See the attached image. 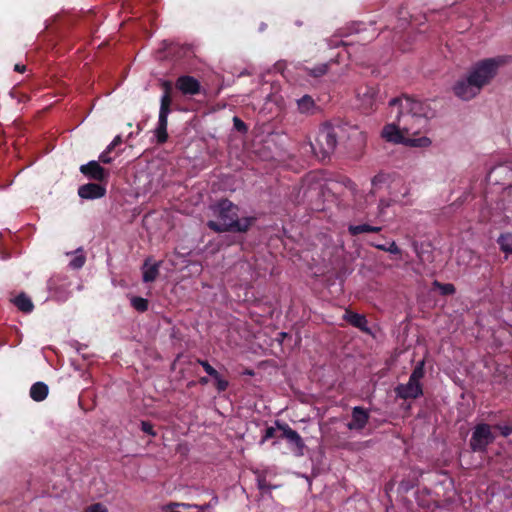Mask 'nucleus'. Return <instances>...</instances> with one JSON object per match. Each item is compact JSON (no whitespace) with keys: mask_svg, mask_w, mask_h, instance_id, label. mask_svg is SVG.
Listing matches in <instances>:
<instances>
[{"mask_svg":"<svg viewBox=\"0 0 512 512\" xmlns=\"http://www.w3.org/2000/svg\"><path fill=\"white\" fill-rule=\"evenodd\" d=\"M297 108L301 114L314 115L320 111V107L315 103L310 95H304L297 100Z\"/></svg>","mask_w":512,"mask_h":512,"instance_id":"17","label":"nucleus"},{"mask_svg":"<svg viewBox=\"0 0 512 512\" xmlns=\"http://www.w3.org/2000/svg\"><path fill=\"white\" fill-rule=\"evenodd\" d=\"M504 62V58L500 56L480 60L470 67L467 76L470 78V81H473L475 85H477V88L482 90L484 86L488 85L493 80L499 67L503 65Z\"/></svg>","mask_w":512,"mask_h":512,"instance_id":"3","label":"nucleus"},{"mask_svg":"<svg viewBox=\"0 0 512 512\" xmlns=\"http://www.w3.org/2000/svg\"><path fill=\"white\" fill-rule=\"evenodd\" d=\"M434 286L438 288L441 295L443 296L452 295L456 291L455 286L451 283H440L438 281H435Z\"/></svg>","mask_w":512,"mask_h":512,"instance_id":"26","label":"nucleus"},{"mask_svg":"<svg viewBox=\"0 0 512 512\" xmlns=\"http://www.w3.org/2000/svg\"><path fill=\"white\" fill-rule=\"evenodd\" d=\"M257 487L261 491L262 494L271 495V490L277 488V486L270 484L265 476H258L257 478Z\"/></svg>","mask_w":512,"mask_h":512,"instance_id":"25","label":"nucleus"},{"mask_svg":"<svg viewBox=\"0 0 512 512\" xmlns=\"http://www.w3.org/2000/svg\"><path fill=\"white\" fill-rule=\"evenodd\" d=\"M181 506H182V507H184V508H190V507H192V506H191V505H189V504H181Z\"/></svg>","mask_w":512,"mask_h":512,"instance_id":"49","label":"nucleus"},{"mask_svg":"<svg viewBox=\"0 0 512 512\" xmlns=\"http://www.w3.org/2000/svg\"><path fill=\"white\" fill-rule=\"evenodd\" d=\"M141 430L152 437H155L157 435L156 431L154 430L153 424L149 421H141Z\"/></svg>","mask_w":512,"mask_h":512,"instance_id":"32","label":"nucleus"},{"mask_svg":"<svg viewBox=\"0 0 512 512\" xmlns=\"http://www.w3.org/2000/svg\"><path fill=\"white\" fill-rule=\"evenodd\" d=\"M275 424L277 429L281 431L279 438L288 440L298 449H303L304 442L297 431L293 430L287 423L276 421Z\"/></svg>","mask_w":512,"mask_h":512,"instance_id":"14","label":"nucleus"},{"mask_svg":"<svg viewBox=\"0 0 512 512\" xmlns=\"http://www.w3.org/2000/svg\"><path fill=\"white\" fill-rule=\"evenodd\" d=\"M369 419V412L361 406H356L352 409L351 421L347 423V428L349 430L362 431L368 424Z\"/></svg>","mask_w":512,"mask_h":512,"instance_id":"11","label":"nucleus"},{"mask_svg":"<svg viewBox=\"0 0 512 512\" xmlns=\"http://www.w3.org/2000/svg\"><path fill=\"white\" fill-rule=\"evenodd\" d=\"M306 70L313 77H321L324 74H326V72L328 70V64L322 63V64H319V65H316L313 68H306Z\"/></svg>","mask_w":512,"mask_h":512,"instance_id":"27","label":"nucleus"},{"mask_svg":"<svg viewBox=\"0 0 512 512\" xmlns=\"http://www.w3.org/2000/svg\"><path fill=\"white\" fill-rule=\"evenodd\" d=\"M386 252H389L394 255H401V249L396 245L394 241L388 244Z\"/></svg>","mask_w":512,"mask_h":512,"instance_id":"39","label":"nucleus"},{"mask_svg":"<svg viewBox=\"0 0 512 512\" xmlns=\"http://www.w3.org/2000/svg\"><path fill=\"white\" fill-rule=\"evenodd\" d=\"M86 258L83 254L76 255L69 263V266L73 269H80L84 266Z\"/></svg>","mask_w":512,"mask_h":512,"instance_id":"31","label":"nucleus"},{"mask_svg":"<svg viewBox=\"0 0 512 512\" xmlns=\"http://www.w3.org/2000/svg\"><path fill=\"white\" fill-rule=\"evenodd\" d=\"M215 380V386L218 392H224L229 386V382L222 378L219 372L217 373L216 377H212Z\"/></svg>","mask_w":512,"mask_h":512,"instance_id":"29","label":"nucleus"},{"mask_svg":"<svg viewBox=\"0 0 512 512\" xmlns=\"http://www.w3.org/2000/svg\"><path fill=\"white\" fill-rule=\"evenodd\" d=\"M234 128L241 133H246L248 131L247 125L237 116L233 118Z\"/></svg>","mask_w":512,"mask_h":512,"instance_id":"33","label":"nucleus"},{"mask_svg":"<svg viewBox=\"0 0 512 512\" xmlns=\"http://www.w3.org/2000/svg\"><path fill=\"white\" fill-rule=\"evenodd\" d=\"M149 259L145 260L143 265V281L145 283L153 282L156 280L159 274V268L161 262L155 263L153 265L148 266Z\"/></svg>","mask_w":512,"mask_h":512,"instance_id":"21","label":"nucleus"},{"mask_svg":"<svg viewBox=\"0 0 512 512\" xmlns=\"http://www.w3.org/2000/svg\"><path fill=\"white\" fill-rule=\"evenodd\" d=\"M48 386L44 382H36L30 388V397L36 401H43L48 395Z\"/></svg>","mask_w":512,"mask_h":512,"instance_id":"20","label":"nucleus"},{"mask_svg":"<svg viewBox=\"0 0 512 512\" xmlns=\"http://www.w3.org/2000/svg\"><path fill=\"white\" fill-rule=\"evenodd\" d=\"M394 391L400 399H417L423 395V386L421 383L411 382L409 379L406 384H398Z\"/></svg>","mask_w":512,"mask_h":512,"instance_id":"9","label":"nucleus"},{"mask_svg":"<svg viewBox=\"0 0 512 512\" xmlns=\"http://www.w3.org/2000/svg\"><path fill=\"white\" fill-rule=\"evenodd\" d=\"M339 128L330 123H324L319 127L315 143H311V148L315 155L321 160H325L335 151L337 146Z\"/></svg>","mask_w":512,"mask_h":512,"instance_id":"4","label":"nucleus"},{"mask_svg":"<svg viewBox=\"0 0 512 512\" xmlns=\"http://www.w3.org/2000/svg\"><path fill=\"white\" fill-rule=\"evenodd\" d=\"M106 194V187L99 183H87L78 188V195L82 199H99Z\"/></svg>","mask_w":512,"mask_h":512,"instance_id":"13","label":"nucleus"},{"mask_svg":"<svg viewBox=\"0 0 512 512\" xmlns=\"http://www.w3.org/2000/svg\"><path fill=\"white\" fill-rule=\"evenodd\" d=\"M425 375V361L421 360L419 361L416 366L414 367L409 379L411 382L421 383V379Z\"/></svg>","mask_w":512,"mask_h":512,"instance_id":"22","label":"nucleus"},{"mask_svg":"<svg viewBox=\"0 0 512 512\" xmlns=\"http://www.w3.org/2000/svg\"><path fill=\"white\" fill-rule=\"evenodd\" d=\"M14 71L24 73L26 71V66L24 64H16L14 66Z\"/></svg>","mask_w":512,"mask_h":512,"instance_id":"43","label":"nucleus"},{"mask_svg":"<svg viewBox=\"0 0 512 512\" xmlns=\"http://www.w3.org/2000/svg\"><path fill=\"white\" fill-rule=\"evenodd\" d=\"M247 374L253 375V371H248Z\"/></svg>","mask_w":512,"mask_h":512,"instance_id":"50","label":"nucleus"},{"mask_svg":"<svg viewBox=\"0 0 512 512\" xmlns=\"http://www.w3.org/2000/svg\"><path fill=\"white\" fill-rule=\"evenodd\" d=\"M379 90L374 86H361L357 89V98L361 107L368 111L374 109L378 101Z\"/></svg>","mask_w":512,"mask_h":512,"instance_id":"8","label":"nucleus"},{"mask_svg":"<svg viewBox=\"0 0 512 512\" xmlns=\"http://www.w3.org/2000/svg\"><path fill=\"white\" fill-rule=\"evenodd\" d=\"M199 382H200L201 384L205 385V384H207V383H208V378H206V377H201V378H200V380H199Z\"/></svg>","mask_w":512,"mask_h":512,"instance_id":"48","label":"nucleus"},{"mask_svg":"<svg viewBox=\"0 0 512 512\" xmlns=\"http://www.w3.org/2000/svg\"><path fill=\"white\" fill-rule=\"evenodd\" d=\"M413 135L402 134V140L397 144H404L409 147H428L431 140L428 137H412Z\"/></svg>","mask_w":512,"mask_h":512,"instance_id":"18","label":"nucleus"},{"mask_svg":"<svg viewBox=\"0 0 512 512\" xmlns=\"http://www.w3.org/2000/svg\"><path fill=\"white\" fill-rule=\"evenodd\" d=\"M431 109L422 102L404 95L389 102L388 118L390 123L382 130V137L389 142L398 143L402 134L418 135L427 131Z\"/></svg>","mask_w":512,"mask_h":512,"instance_id":"1","label":"nucleus"},{"mask_svg":"<svg viewBox=\"0 0 512 512\" xmlns=\"http://www.w3.org/2000/svg\"><path fill=\"white\" fill-rule=\"evenodd\" d=\"M131 306L138 312H146L149 307V302L147 299L134 296L131 298Z\"/></svg>","mask_w":512,"mask_h":512,"instance_id":"24","label":"nucleus"},{"mask_svg":"<svg viewBox=\"0 0 512 512\" xmlns=\"http://www.w3.org/2000/svg\"><path fill=\"white\" fill-rule=\"evenodd\" d=\"M343 45V46H346L347 43L342 41V40H335V41H331V44H329L330 46H333V47H338L339 45Z\"/></svg>","mask_w":512,"mask_h":512,"instance_id":"44","label":"nucleus"},{"mask_svg":"<svg viewBox=\"0 0 512 512\" xmlns=\"http://www.w3.org/2000/svg\"><path fill=\"white\" fill-rule=\"evenodd\" d=\"M364 233H378L382 230L381 227L371 226L369 224H362Z\"/></svg>","mask_w":512,"mask_h":512,"instance_id":"40","label":"nucleus"},{"mask_svg":"<svg viewBox=\"0 0 512 512\" xmlns=\"http://www.w3.org/2000/svg\"><path fill=\"white\" fill-rule=\"evenodd\" d=\"M495 438L491 425L479 423L472 431L469 447L473 452L485 453L487 452L488 446L495 441Z\"/></svg>","mask_w":512,"mask_h":512,"instance_id":"5","label":"nucleus"},{"mask_svg":"<svg viewBox=\"0 0 512 512\" xmlns=\"http://www.w3.org/2000/svg\"><path fill=\"white\" fill-rule=\"evenodd\" d=\"M498 243L502 251L512 254V233L502 234L498 239Z\"/></svg>","mask_w":512,"mask_h":512,"instance_id":"23","label":"nucleus"},{"mask_svg":"<svg viewBox=\"0 0 512 512\" xmlns=\"http://www.w3.org/2000/svg\"><path fill=\"white\" fill-rule=\"evenodd\" d=\"M99 161L104 164H110L113 159L109 156V153L104 150L99 156Z\"/></svg>","mask_w":512,"mask_h":512,"instance_id":"41","label":"nucleus"},{"mask_svg":"<svg viewBox=\"0 0 512 512\" xmlns=\"http://www.w3.org/2000/svg\"><path fill=\"white\" fill-rule=\"evenodd\" d=\"M115 148L116 146L113 143H110L105 149V151L110 154Z\"/></svg>","mask_w":512,"mask_h":512,"instance_id":"47","label":"nucleus"},{"mask_svg":"<svg viewBox=\"0 0 512 512\" xmlns=\"http://www.w3.org/2000/svg\"><path fill=\"white\" fill-rule=\"evenodd\" d=\"M480 89L477 88V85L473 81H470V78L466 75V77L461 78L455 82L453 85L454 94L464 101H469L473 99L480 93Z\"/></svg>","mask_w":512,"mask_h":512,"instance_id":"7","label":"nucleus"},{"mask_svg":"<svg viewBox=\"0 0 512 512\" xmlns=\"http://www.w3.org/2000/svg\"><path fill=\"white\" fill-rule=\"evenodd\" d=\"M172 112V109H161L159 108V116L157 126L154 130V134L156 137L157 144H164L168 140V116Z\"/></svg>","mask_w":512,"mask_h":512,"instance_id":"12","label":"nucleus"},{"mask_svg":"<svg viewBox=\"0 0 512 512\" xmlns=\"http://www.w3.org/2000/svg\"><path fill=\"white\" fill-rule=\"evenodd\" d=\"M175 89L183 96H195L201 93L205 94L201 83L191 75H181L175 81Z\"/></svg>","mask_w":512,"mask_h":512,"instance_id":"6","label":"nucleus"},{"mask_svg":"<svg viewBox=\"0 0 512 512\" xmlns=\"http://www.w3.org/2000/svg\"><path fill=\"white\" fill-rule=\"evenodd\" d=\"M275 437L279 438V435H277V433H276V428H274L272 426L267 427L265 429V432H264L261 442L263 443V442L267 441L268 439L275 438Z\"/></svg>","mask_w":512,"mask_h":512,"instance_id":"36","label":"nucleus"},{"mask_svg":"<svg viewBox=\"0 0 512 512\" xmlns=\"http://www.w3.org/2000/svg\"><path fill=\"white\" fill-rule=\"evenodd\" d=\"M341 183L351 193L353 197H356L358 193V187L355 182H353L348 177H343Z\"/></svg>","mask_w":512,"mask_h":512,"instance_id":"28","label":"nucleus"},{"mask_svg":"<svg viewBox=\"0 0 512 512\" xmlns=\"http://www.w3.org/2000/svg\"><path fill=\"white\" fill-rule=\"evenodd\" d=\"M343 319L347 321L350 325L360 329L361 331L367 332L368 329V321L366 317L362 314L353 312L350 309H346Z\"/></svg>","mask_w":512,"mask_h":512,"instance_id":"16","label":"nucleus"},{"mask_svg":"<svg viewBox=\"0 0 512 512\" xmlns=\"http://www.w3.org/2000/svg\"><path fill=\"white\" fill-rule=\"evenodd\" d=\"M84 512H108L102 503H94L84 509Z\"/></svg>","mask_w":512,"mask_h":512,"instance_id":"34","label":"nucleus"},{"mask_svg":"<svg viewBox=\"0 0 512 512\" xmlns=\"http://www.w3.org/2000/svg\"><path fill=\"white\" fill-rule=\"evenodd\" d=\"M163 94L160 98V108L163 109H175L180 110L177 104H174L173 102V89L175 88V85L173 86V83L169 80H164L160 84Z\"/></svg>","mask_w":512,"mask_h":512,"instance_id":"15","label":"nucleus"},{"mask_svg":"<svg viewBox=\"0 0 512 512\" xmlns=\"http://www.w3.org/2000/svg\"><path fill=\"white\" fill-rule=\"evenodd\" d=\"M348 232L351 236H357L359 234L364 233L363 226H362V224L361 225H349Z\"/></svg>","mask_w":512,"mask_h":512,"instance_id":"38","label":"nucleus"},{"mask_svg":"<svg viewBox=\"0 0 512 512\" xmlns=\"http://www.w3.org/2000/svg\"><path fill=\"white\" fill-rule=\"evenodd\" d=\"M492 428L499 430L500 434L503 437H508L512 434V426H510V425L497 424V425L493 426Z\"/></svg>","mask_w":512,"mask_h":512,"instance_id":"35","label":"nucleus"},{"mask_svg":"<svg viewBox=\"0 0 512 512\" xmlns=\"http://www.w3.org/2000/svg\"><path fill=\"white\" fill-rule=\"evenodd\" d=\"M382 180H383V175L379 174L372 178L371 183L373 186H376L378 183L382 182Z\"/></svg>","mask_w":512,"mask_h":512,"instance_id":"42","label":"nucleus"},{"mask_svg":"<svg viewBox=\"0 0 512 512\" xmlns=\"http://www.w3.org/2000/svg\"><path fill=\"white\" fill-rule=\"evenodd\" d=\"M80 172L88 177L89 179L95 180V181H106L109 177V172L105 170L99 162L92 160L88 162L87 164L80 166Z\"/></svg>","mask_w":512,"mask_h":512,"instance_id":"10","label":"nucleus"},{"mask_svg":"<svg viewBox=\"0 0 512 512\" xmlns=\"http://www.w3.org/2000/svg\"><path fill=\"white\" fill-rule=\"evenodd\" d=\"M116 147L122 143V137L120 135H117L112 142Z\"/></svg>","mask_w":512,"mask_h":512,"instance_id":"45","label":"nucleus"},{"mask_svg":"<svg viewBox=\"0 0 512 512\" xmlns=\"http://www.w3.org/2000/svg\"><path fill=\"white\" fill-rule=\"evenodd\" d=\"M197 363L200 364L204 371L211 377H216L218 371L213 368L207 360L197 359Z\"/></svg>","mask_w":512,"mask_h":512,"instance_id":"30","label":"nucleus"},{"mask_svg":"<svg viewBox=\"0 0 512 512\" xmlns=\"http://www.w3.org/2000/svg\"><path fill=\"white\" fill-rule=\"evenodd\" d=\"M218 504V497L217 496H214L212 497V499L210 500V502L204 504V505H193V507L201 510L202 512L209 509V508H212L214 506H216Z\"/></svg>","mask_w":512,"mask_h":512,"instance_id":"37","label":"nucleus"},{"mask_svg":"<svg viewBox=\"0 0 512 512\" xmlns=\"http://www.w3.org/2000/svg\"><path fill=\"white\" fill-rule=\"evenodd\" d=\"M13 303L21 312L24 313H31L34 309L32 300L24 292L16 296Z\"/></svg>","mask_w":512,"mask_h":512,"instance_id":"19","label":"nucleus"},{"mask_svg":"<svg viewBox=\"0 0 512 512\" xmlns=\"http://www.w3.org/2000/svg\"><path fill=\"white\" fill-rule=\"evenodd\" d=\"M217 220H209L207 227L216 232L246 233L255 224L256 217H239V207L229 199L219 200L213 207Z\"/></svg>","mask_w":512,"mask_h":512,"instance_id":"2","label":"nucleus"},{"mask_svg":"<svg viewBox=\"0 0 512 512\" xmlns=\"http://www.w3.org/2000/svg\"><path fill=\"white\" fill-rule=\"evenodd\" d=\"M373 246L376 247L377 249L385 251V252L388 247V245H386V244H373Z\"/></svg>","mask_w":512,"mask_h":512,"instance_id":"46","label":"nucleus"}]
</instances>
